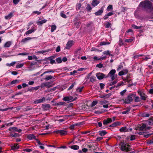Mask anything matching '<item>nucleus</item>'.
<instances>
[{
	"instance_id": "f257e3e1",
	"label": "nucleus",
	"mask_w": 153,
	"mask_h": 153,
	"mask_svg": "<svg viewBox=\"0 0 153 153\" xmlns=\"http://www.w3.org/2000/svg\"><path fill=\"white\" fill-rule=\"evenodd\" d=\"M139 6L152 14L153 17V5L151 2L148 0L142 1L139 4Z\"/></svg>"
},
{
	"instance_id": "f03ea898",
	"label": "nucleus",
	"mask_w": 153,
	"mask_h": 153,
	"mask_svg": "<svg viewBox=\"0 0 153 153\" xmlns=\"http://www.w3.org/2000/svg\"><path fill=\"white\" fill-rule=\"evenodd\" d=\"M120 149L122 151H128L130 150V147L127 143L124 142H121L120 143Z\"/></svg>"
},
{
	"instance_id": "7ed1b4c3",
	"label": "nucleus",
	"mask_w": 153,
	"mask_h": 153,
	"mask_svg": "<svg viewBox=\"0 0 153 153\" xmlns=\"http://www.w3.org/2000/svg\"><path fill=\"white\" fill-rule=\"evenodd\" d=\"M116 71L114 69L111 70L107 75V77H110L112 80L114 79L117 77V75L115 74Z\"/></svg>"
},
{
	"instance_id": "20e7f679",
	"label": "nucleus",
	"mask_w": 153,
	"mask_h": 153,
	"mask_svg": "<svg viewBox=\"0 0 153 153\" xmlns=\"http://www.w3.org/2000/svg\"><path fill=\"white\" fill-rule=\"evenodd\" d=\"M138 93L140 96L141 100H146L147 96L143 90H139L138 91Z\"/></svg>"
},
{
	"instance_id": "39448f33",
	"label": "nucleus",
	"mask_w": 153,
	"mask_h": 153,
	"mask_svg": "<svg viewBox=\"0 0 153 153\" xmlns=\"http://www.w3.org/2000/svg\"><path fill=\"white\" fill-rule=\"evenodd\" d=\"M9 130L11 132H18L20 133L22 131L21 129H18V128L14 127H10L9 128Z\"/></svg>"
},
{
	"instance_id": "423d86ee",
	"label": "nucleus",
	"mask_w": 153,
	"mask_h": 153,
	"mask_svg": "<svg viewBox=\"0 0 153 153\" xmlns=\"http://www.w3.org/2000/svg\"><path fill=\"white\" fill-rule=\"evenodd\" d=\"M53 132L54 133H56L57 134L59 133L61 135H65L67 134V131L64 130L55 131Z\"/></svg>"
},
{
	"instance_id": "0eeeda50",
	"label": "nucleus",
	"mask_w": 153,
	"mask_h": 153,
	"mask_svg": "<svg viewBox=\"0 0 153 153\" xmlns=\"http://www.w3.org/2000/svg\"><path fill=\"white\" fill-rule=\"evenodd\" d=\"M150 127H146V125L145 124L143 123L141 126H139V129L140 130H149L150 129Z\"/></svg>"
},
{
	"instance_id": "6e6552de",
	"label": "nucleus",
	"mask_w": 153,
	"mask_h": 153,
	"mask_svg": "<svg viewBox=\"0 0 153 153\" xmlns=\"http://www.w3.org/2000/svg\"><path fill=\"white\" fill-rule=\"evenodd\" d=\"M132 95H129L127 98L125 100V102L127 103H129L131 102L133 100L132 96Z\"/></svg>"
},
{
	"instance_id": "1a4fd4ad",
	"label": "nucleus",
	"mask_w": 153,
	"mask_h": 153,
	"mask_svg": "<svg viewBox=\"0 0 153 153\" xmlns=\"http://www.w3.org/2000/svg\"><path fill=\"white\" fill-rule=\"evenodd\" d=\"M104 7H102L97 12L94 13V14L97 16H100L102 15L104 11Z\"/></svg>"
},
{
	"instance_id": "9d476101",
	"label": "nucleus",
	"mask_w": 153,
	"mask_h": 153,
	"mask_svg": "<svg viewBox=\"0 0 153 153\" xmlns=\"http://www.w3.org/2000/svg\"><path fill=\"white\" fill-rule=\"evenodd\" d=\"M63 100L65 101H72L75 100V99H74L72 97L69 96L64 97Z\"/></svg>"
},
{
	"instance_id": "9b49d317",
	"label": "nucleus",
	"mask_w": 153,
	"mask_h": 153,
	"mask_svg": "<svg viewBox=\"0 0 153 153\" xmlns=\"http://www.w3.org/2000/svg\"><path fill=\"white\" fill-rule=\"evenodd\" d=\"M73 42L72 41H69L67 43L66 47L65 48V49H69L72 46Z\"/></svg>"
},
{
	"instance_id": "f8f14e48",
	"label": "nucleus",
	"mask_w": 153,
	"mask_h": 153,
	"mask_svg": "<svg viewBox=\"0 0 153 153\" xmlns=\"http://www.w3.org/2000/svg\"><path fill=\"white\" fill-rule=\"evenodd\" d=\"M96 76L99 79H102L104 77V75L102 73H98L96 74Z\"/></svg>"
},
{
	"instance_id": "ddd939ff",
	"label": "nucleus",
	"mask_w": 153,
	"mask_h": 153,
	"mask_svg": "<svg viewBox=\"0 0 153 153\" xmlns=\"http://www.w3.org/2000/svg\"><path fill=\"white\" fill-rule=\"evenodd\" d=\"M27 138L29 140H34L36 139V137L33 134H30L28 135L27 136Z\"/></svg>"
},
{
	"instance_id": "4468645a",
	"label": "nucleus",
	"mask_w": 153,
	"mask_h": 153,
	"mask_svg": "<svg viewBox=\"0 0 153 153\" xmlns=\"http://www.w3.org/2000/svg\"><path fill=\"white\" fill-rule=\"evenodd\" d=\"M44 86H46L47 88H50L51 87L52 85L51 84L50 82L44 83L42 84L41 87L42 88Z\"/></svg>"
},
{
	"instance_id": "2eb2a0df",
	"label": "nucleus",
	"mask_w": 153,
	"mask_h": 153,
	"mask_svg": "<svg viewBox=\"0 0 153 153\" xmlns=\"http://www.w3.org/2000/svg\"><path fill=\"white\" fill-rule=\"evenodd\" d=\"M99 3L100 2L98 0H93L91 4L93 7H95L97 6Z\"/></svg>"
},
{
	"instance_id": "dca6fc26",
	"label": "nucleus",
	"mask_w": 153,
	"mask_h": 153,
	"mask_svg": "<svg viewBox=\"0 0 153 153\" xmlns=\"http://www.w3.org/2000/svg\"><path fill=\"white\" fill-rule=\"evenodd\" d=\"M25 64V62H23L22 63H20L19 62H18L17 65L16 66V68H19L22 67Z\"/></svg>"
},
{
	"instance_id": "f3484780",
	"label": "nucleus",
	"mask_w": 153,
	"mask_h": 153,
	"mask_svg": "<svg viewBox=\"0 0 153 153\" xmlns=\"http://www.w3.org/2000/svg\"><path fill=\"white\" fill-rule=\"evenodd\" d=\"M47 21L46 19H43L40 21H38L37 22V24L40 26H41L43 24L46 23Z\"/></svg>"
},
{
	"instance_id": "a211bd4d",
	"label": "nucleus",
	"mask_w": 153,
	"mask_h": 153,
	"mask_svg": "<svg viewBox=\"0 0 153 153\" xmlns=\"http://www.w3.org/2000/svg\"><path fill=\"white\" fill-rule=\"evenodd\" d=\"M35 30L34 29V27H33L30 30L27 31L25 34L26 35L27 34H29L32 33L33 32L35 31Z\"/></svg>"
},
{
	"instance_id": "6ab92c4d",
	"label": "nucleus",
	"mask_w": 153,
	"mask_h": 153,
	"mask_svg": "<svg viewBox=\"0 0 153 153\" xmlns=\"http://www.w3.org/2000/svg\"><path fill=\"white\" fill-rule=\"evenodd\" d=\"M121 124V123L119 122H114L112 124L110 125V127H116L119 125H120Z\"/></svg>"
},
{
	"instance_id": "aec40b11",
	"label": "nucleus",
	"mask_w": 153,
	"mask_h": 153,
	"mask_svg": "<svg viewBox=\"0 0 153 153\" xmlns=\"http://www.w3.org/2000/svg\"><path fill=\"white\" fill-rule=\"evenodd\" d=\"M121 132H126L128 131V129L125 127H123L120 129Z\"/></svg>"
},
{
	"instance_id": "412c9836",
	"label": "nucleus",
	"mask_w": 153,
	"mask_h": 153,
	"mask_svg": "<svg viewBox=\"0 0 153 153\" xmlns=\"http://www.w3.org/2000/svg\"><path fill=\"white\" fill-rule=\"evenodd\" d=\"M12 43L10 41H8L6 42L4 45V48L9 47L11 45Z\"/></svg>"
},
{
	"instance_id": "4be33fe9",
	"label": "nucleus",
	"mask_w": 153,
	"mask_h": 153,
	"mask_svg": "<svg viewBox=\"0 0 153 153\" xmlns=\"http://www.w3.org/2000/svg\"><path fill=\"white\" fill-rule=\"evenodd\" d=\"M128 71L126 70L123 71H120L118 74L119 76H122L123 75H125L128 73Z\"/></svg>"
},
{
	"instance_id": "5701e85b",
	"label": "nucleus",
	"mask_w": 153,
	"mask_h": 153,
	"mask_svg": "<svg viewBox=\"0 0 153 153\" xmlns=\"http://www.w3.org/2000/svg\"><path fill=\"white\" fill-rule=\"evenodd\" d=\"M19 148V146L18 144H14V145L11 146V149L13 150L17 149Z\"/></svg>"
},
{
	"instance_id": "b1692460",
	"label": "nucleus",
	"mask_w": 153,
	"mask_h": 153,
	"mask_svg": "<svg viewBox=\"0 0 153 153\" xmlns=\"http://www.w3.org/2000/svg\"><path fill=\"white\" fill-rule=\"evenodd\" d=\"M19 82V80L15 79L12 81L10 83V85H16Z\"/></svg>"
},
{
	"instance_id": "393cba45",
	"label": "nucleus",
	"mask_w": 153,
	"mask_h": 153,
	"mask_svg": "<svg viewBox=\"0 0 153 153\" xmlns=\"http://www.w3.org/2000/svg\"><path fill=\"white\" fill-rule=\"evenodd\" d=\"M13 16V13H10L7 15L5 17V18L6 19H10Z\"/></svg>"
},
{
	"instance_id": "a878e982",
	"label": "nucleus",
	"mask_w": 153,
	"mask_h": 153,
	"mask_svg": "<svg viewBox=\"0 0 153 153\" xmlns=\"http://www.w3.org/2000/svg\"><path fill=\"white\" fill-rule=\"evenodd\" d=\"M147 123L149 125H153V118H151L149 119Z\"/></svg>"
},
{
	"instance_id": "bb28decb",
	"label": "nucleus",
	"mask_w": 153,
	"mask_h": 153,
	"mask_svg": "<svg viewBox=\"0 0 153 153\" xmlns=\"http://www.w3.org/2000/svg\"><path fill=\"white\" fill-rule=\"evenodd\" d=\"M106 133L107 132L104 130L100 131L99 132V134L101 136H104Z\"/></svg>"
},
{
	"instance_id": "cd10ccee",
	"label": "nucleus",
	"mask_w": 153,
	"mask_h": 153,
	"mask_svg": "<svg viewBox=\"0 0 153 153\" xmlns=\"http://www.w3.org/2000/svg\"><path fill=\"white\" fill-rule=\"evenodd\" d=\"M111 52L109 50H107L106 51H104L103 52V54L104 55H111V56H112V54H111Z\"/></svg>"
},
{
	"instance_id": "c85d7f7f",
	"label": "nucleus",
	"mask_w": 153,
	"mask_h": 153,
	"mask_svg": "<svg viewBox=\"0 0 153 153\" xmlns=\"http://www.w3.org/2000/svg\"><path fill=\"white\" fill-rule=\"evenodd\" d=\"M108 120V118L106 120H103V124L104 125H106L108 123H111V122H109L110 121H109Z\"/></svg>"
},
{
	"instance_id": "c756f323",
	"label": "nucleus",
	"mask_w": 153,
	"mask_h": 153,
	"mask_svg": "<svg viewBox=\"0 0 153 153\" xmlns=\"http://www.w3.org/2000/svg\"><path fill=\"white\" fill-rule=\"evenodd\" d=\"M51 31L52 32H53L56 29V26L54 25H52L51 26Z\"/></svg>"
},
{
	"instance_id": "7c9ffc66",
	"label": "nucleus",
	"mask_w": 153,
	"mask_h": 153,
	"mask_svg": "<svg viewBox=\"0 0 153 153\" xmlns=\"http://www.w3.org/2000/svg\"><path fill=\"white\" fill-rule=\"evenodd\" d=\"M108 101L105 100H101L100 101V104L101 105H103L108 103Z\"/></svg>"
},
{
	"instance_id": "2f4dec72",
	"label": "nucleus",
	"mask_w": 153,
	"mask_h": 153,
	"mask_svg": "<svg viewBox=\"0 0 153 153\" xmlns=\"http://www.w3.org/2000/svg\"><path fill=\"white\" fill-rule=\"evenodd\" d=\"M71 148L74 150H78L79 149V146L77 145H73L71 146Z\"/></svg>"
},
{
	"instance_id": "473e14b6",
	"label": "nucleus",
	"mask_w": 153,
	"mask_h": 153,
	"mask_svg": "<svg viewBox=\"0 0 153 153\" xmlns=\"http://www.w3.org/2000/svg\"><path fill=\"white\" fill-rule=\"evenodd\" d=\"M110 43L109 42H102L100 43V45L101 46L105 45H108Z\"/></svg>"
},
{
	"instance_id": "72a5a7b5",
	"label": "nucleus",
	"mask_w": 153,
	"mask_h": 153,
	"mask_svg": "<svg viewBox=\"0 0 153 153\" xmlns=\"http://www.w3.org/2000/svg\"><path fill=\"white\" fill-rule=\"evenodd\" d=\"M16 63V62H13L11 63H7L6 64V66H7L10 67L13 66Z\"/></svg>"
},
{
	"instance_id": "f704fd0d",
	"label": "nucleus",
	"mask_w": 153,
	"mask_h": 153,
	"mask_svg": "<svg viewBox=\"0 0 153 153\" xmlns=\"http://www.w3.org/2000/svg\"><path fill=\"white\" fill-rule=\"evenodd\" d=\"M113 7L112 5H109L108 6L107 8V10L108 11H109L110 10H112Z\"/></svg>"
},
{
	"instance_id": "c9c22d12",
	"label": "nucleus",
	"mask_w": 153,
	"mask_h": 153,
	"mask_svg": "<svg viewBox=\"0 0 153 153\" xmlns=\"http://www.w3.org/2000/svg\"><path fill=\"white\" fill-rule=\"evenodd\" d=\"M84 87H78L76 89V91L77 92L79 93L81 92L83 88Z\"/></svg>"
},
{
	"instance_id": "e433bc0d",
	"label": "nucleus",
	"mask_w": 153,
	"mask_h": 153,
	"mask_svg": "<svg viewBox=\"0 0 153 153\" xmlns=\"http://www.w3.org/2000/svg\"><path fill=\"white\" fill-rule=\"evenodd\" d=\"M130 111V109H128L127 110H126L125 111L122 112V113L123 114H126L129 113Z\"/></svg>"
},
{
	"instance_id": "4c0bfd02",
	"label": "nucleus",
	"mask_w": 153,
	"mask_h": 153,
	"mask_svg": "<svg viewBox=\"0 0 153 153\" xmlns=\"http://www.w3.org/2000/svg\"><path fill=\"white\" fill-rule=\"evenodd\" d=\"M45 100V97H43L42 99L38 100L37 101V103H39L42 102L44 101Z\"/></svg>"
},
{
	"instance_id": "58836bf2",
	"label": "nucleus",
	"mask_w": 153,
	"mask_h": 153,
	"mask_svg": "<svg viewBox=\"0 0 153 153\" xmlns=\"http://www.w3.org/2000/svg\"><path fill=\"white\" fill-rule=\"evenodd\" d=\"M86 9L87 11H90L91 9L92 8L89 4H87V7H86Z\"/></svg>"
},
{
	"instance_id": "ea45409f",
	"label": "nucleus",
	"mask_w": 153,
	"mask_h": 153,
	"mask_svg": "<svg viewBox=\"0 0 153 153\" xmlns=\"http://www.w3.org/2000/svg\"><path fill=\"white\" fill-rule=\"evenodd\" d=\"M124 85V82H120L117 83V85H116L115 86L117 88Z\"/></svg>"
},
{
	"instance_id": "a19ab883",
	"label": "nucleus",
	"mask_w": 153,
	"mask_h": 153,
	"mask_svg": "<svg viewBox=\"0 0 153 153\" xmlns=\"http://www.w3.org/2000/svg\"><path fill=\"white\" fill-rule=\"evenodd\" d=\"M31 39V38L30 37H27L23 39L22 40V42H25L27 40H30Z\"/></svg>"
},
{
	"instance_id": "79ce46f5",
	"label": "nucleus",
	"mask_w": 153,
	"mask_h": 153,
	"mask_svg": "<svg viewBox=\"0 0 153 153\" xmlns=\"http://www.w3.org/2000/svg\"><path fill=\"white\" fill-rule=\"evenodd\" d=\"M142 115L143 117H148L150 116L149 114L147 113H144Z\"/></svg>"
},
{
	"instance_id": "37998d69",
	"label": "nucleus",
	"mask_w": 153,
	"mask_h": 153,
	"mask_svg": "<svg viewBox=\"0 0 153 153\" xmlns=\"http://www.w3.org/2000/svg\"><path fill=\"white\" fill-rule=\"evenodd\" d=\"M95 78L94 76H91L90 78V81L92 82H94L95 81Z\"/></svg>"
},
{
	"instance_id": "c03bdc74",
	"label": "nucleus",
	"mask_w": 153,
	"mask_h": 153,
	"mask_svg": "<svg viewBox=\"0 0 153 153\" xmlns=\"http://www.w3.org/2000/svg\"><path fill=\"white\" fill-rule=\"evenodd\" d=\"M10 136L13 137H19V134L18 133H14V134H11Z\"/></svg>"
},
{
	"instance_id": "a18cd8bd",
	"label": "nucleus",
	"mask_w": 153,
	"mask_h": 153,
	"mask_svg": "<svg viewBox=\"0 0 153 153\" xmlns=\"http://www.w3.org/2000/svg\"><path fill=\"white\" fill-rule=\"evenodd\" d=\"M53 78V77L51 76L50 75L49 76H46V77L45 78V79L46 80H48L50 79H51Z\"/></svg>"
},
{
	"instance_id": "49530a36",
	"label": "nucleus",
	"mask_w": 153,
	"mask_h": 153,
	"mask_svg": "<svg viewBox=\"0 0 153 153\" xmlns=\"http://www.w3.org/2000/svg\"><path fill=\"white\" fill-rule=\"evenodd\" d=\"M126 89H124L123 91H121L120 93V95L121 96H123L126 93Z\"/></svg>"
},
{
	"instance_id": "de8ad7c7",
	"label": "nucleus",
	"mask_w": 153,
	"mask_h": 153,
	"mask_svg": "<svg viewBox=\"0 0 153 153\" xmlns=\"http://www.w3.org/2000/svg\"><path fill=\"white\" fill-rule=\"evenodd\" d=\"M97 103V101H94L91 103V106L93 107L96 105Z\"/></svg>"
},
{
	"instance_id": "09e8293b",
	"label": "nucleus",
	"mask_w": 153,
	"mask_h": 153,
	"mask_svg": "<svg viewBox=\"0 0 153 153\" xmlns=\"http://www.w3.org/2000/svg\"><path fill=\"white\" fill-rule=\"evenodd\" d=\"M132 27L134 28V29H140L141 27V26H140V27H138L136 25H132Z\"/></svg>"
},
{
	"instance_id": "8fccbe9b",
	"label": "nucleus",
	"mask_w": 153,
	"mask_h": 153,
	"mask_svg": "<svg viewBox=\"0 0 153 153\" xmlns=\"http://www.w3.org/2000/svg\"><path fill=\"white\" fill-rule=\"evenodd\" d=\"M133 40L132 39H126L125 40V42H131Z\"/></svg>"
},
{
	"instance_id": "3c124183",
	"label": "nucleus",
	"mask_w": 153,
	"mask_h": 153,
	"mask_svg": "<svg viewBox=\"0 0 153 153\" xmlns=\"http://www.w3.org/2000/svg\"><path fill=\"white\" fill-rule=\"evenodd\" d=\"M29 54V53H19L18 54V55H22V56H24V55H27Z\"/></svg>"
},
{
	"instance_id": "603ef678",
	"label": "nucleus",
	"mask_w": 153,
	"mask_h": 153,
	"mask_svg": "<svg viewBox=\"0 0 153 153\" xmlns=\"http://www.w3.org/2000/svg\"><path fill=\"white\" fill-rule=\"evenodd\" d=\"M56 61L58 63H61L62 62V60L60 58H58L56 59Z\"/></svg>"
},
{
	"instance_id": "864d4df0",
	"label": "nucleus",
	"mask_w": 153,
	"mask_h": 153,
	"mask_svg": "<svg viewBox=\"0 0 153 153\" xmlns=\"http://www.w3.org/2000/svg\"><path fill=\"white\" fill-rule=\"evenodd\" d=\"M115 119V117H114L112 119L111 118H108V120L110 121L109 122H112L114 121Z\"/></svg>"
},
{
	"instance_id": "5fc2aeb1",
	"label": "nucleus",
	"mask_w": 153,
	"mask_h": 153,
	"mask_svg": "<svg viewBox=\"0 0 153 153\" xmlns=\"http://www.w3.org/2000/svg\"><path fill=\"white\" fill-rule=\"evenodd\" d=\"M96 67L100 68H101L102 67L103 65L100 63L99 64H97L96 65Z\"/></svg>"
},
{
	"instance_id": "6e6d98bb",
	"label": "nucleus",
	"mask_w": 153,
	"mask_h": 153,
	"mask_svg": "<svg viewBox=\"0 0 153 153\" xmlns=\"http://www.w3.org/2000/svg\"><path fill=\"white\" fill-rule=\"evenodd\" d=\"M60 15L61 17L63 18H65L67 17L66 16L65 14H64L63 12H61L60 13Z\"/></svg>"
},
{
	"instance_id": "4d7b16f0",
	"label": "nucleus",
	"mask_w": 153,
	"mask_h": 153,
	"mask_svg": "<svg viewBox=\"0 0 153 153\" xmlns=\"http://www.w3.org/2000/svg\"><path fill=\"white\" fill-rule=\"evenodd\" d=\"M75 85V83L72 84L68 88V90H70L73 87H74Z\"/></svg>"
},
{
	"instance_id": "13d9d810",
	"label": "nucleus",
	"mask_w": 153,
	"mask_h": 153,
	"mask_svg": "<svg viewBox=\"0 0 153 153\" xmlns=\"http://www.w3.org/2000/svg\"><path fill=\"white\" fill-rule=\"evenodd\" d=\"M81 4L80 3H79L76 6V8L77 9H80L81 7Z\"/></svg>"
},
{
	"instance_id": "bf43d9fd",
	"label": "nucleus",
	"mask_w": 153,
	"mask_h": 153,
	"mask_svg": "<svg viewBox=\"0 0 153 153\" xmlns=\"http://www.w3.org/2000/svg\"><path fill=\"white\" fill-rule=\"evenodd\" d=\"M38 51L37 53H43L45 52H46L47 51Z\"/></svg>"
},
{
	"instance_id": "052dcab7",
	"label": "nucleus",
	"mask_w": 153,
	"mask_h": 153,
	"mask_svg": "<svg viewBox=\"0 0 153 153\" xmlns=\"http://www.w3.org/2000/svg\"><path fill=\"white\" fill-rule=\"evenodd\" d=\"M75 127V126L74 124L71 125L70 127H69V128L71 129L72 130L74 129V128Z\"/></svg>"
},
{
	"instance_id": "680f3d73",
	"label": "nucleus",
	"mask_w": 153,
	"mask_h": 153,
	"mask_svg": "<svg viewBox=\"0 0 153 153\" xmlns=\"http://www.w3.org/2000/svg\"><path fill=\"white\" fill-rule=\"evenodd\" d=\"M110 24L109 22H108L105 24V27L108 28L110 27Z\"/></svg>"
},
{
	"instance_id": "e2e57ef3",
	"label": "nucleus",
	"mask_w": 153,
	"mask_h": 153,
	"mask_svg": "<svg viewBox=\"0 0 153 153\" xmlns=\"http://www.w3.org/2000/svg\"><path fill=\"white\" fill-rule=\"evenodd\" d=\"M23 151L27 152H30L32 151V150L30 149H23Z\"/></svg>"
},
{
	"instance_id": "0e129e2a",
	"label": "nucleus",
	"mask_w": 153,
	"mask_h": 153,
	"mask_svg": "<svg viewBox=\"0 0 153 153\" xmlns=\"http://www.w3.org/2000/svg\"><path fill=\"white\" fill-rule=\"evenodd\" d=\"M77 71L76 70H74L72 72H71L70 73V74L71 75H74L76 73Z\"/></svg>"
},
{
	"instance_id": "69168bd1",
	"label": "nucleus",
	"mask_w": 153,
	"mask_h": 153,
	"mask_svg": "<svg viewBox=\"0 0 153 153\" xmlns=\"http://www.w3.org/2000/svg\"><path fill=\"white\" fill-rule=\"evenodd\" d=\"M82 150L83 152L85 153L88 152V149L86 148H83Z\"/></svg>"
},
{
	"instance_id": "338daca9",
	"label": "nucleus",
	"mask_w": 153,
	"mask_h": 153,
	"mask_svg": "<svg viewBox=\"0 0 153 153\" xmlns=\"http://www.w3.org/2000/svg\"><path fill=\"white\" fill-rule=\"evenodd\" d=\"M123 68V66L121 65H120L118 67L117 69V71H119L121 69Z\"/></svg>"
},
{
	"instance_id": "774afa93",
	"label": "nucleus",
	"mask_w": 153,
	"mask_h": 153,
	"mask_svg": "<svg viewBox=\"0 0 153 153\" xmlns=\"http://www.w3.org/2000/svg\"><path fill=\"white\" fill-rule=\"evenodd\" d=\"M100 87L101 89L103 88H104L105 85L104 84L102 83H100Z\"/></svg>"
}]
</instances>
